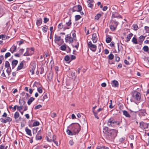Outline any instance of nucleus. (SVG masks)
I'll return each instance as SVG.
<instances>
[{"instance_id": "f257e3e1", "label": "nucleus", "mask_w": 149, "mask_h": 149, "mask_svg": "<svg viewBox=\"0 0 149 149\" xmlns=\"http://www.w3.org/2000/svg\"><path fill=\"white\" fill-rule=\"evenodd\" d=\"M69 128L74 132V135L78 134L81 130L80 125L77 123H72L69 126Z\"/></svg>"}, {"instance_id": "f03ea898", "label": "nucleus", "mask_w": 149, "mask_h": 149, "mask_svg": "<svg viewBox=\"0 0 149 149\" xmlns=\"http://www.w3.org/2000/svg\"><path fill=\"white\" fill-rule=\"evenodd\" d=\"M120 123V121H115L113 117H111L108 120L107 125L109 127H114L116 125H119Z\"/></svg>"}, {"instance_id": "7ed1b4c3", "label": "nucleus", "mask_w": 149, "mask_h": 149, "mask_svg": "<svg viewBox=\"0 0 149 149\" xmlns=\"http://www.w3.org/2000/svg\"><path fill=\"white\" fill-rule=\"evenodd\" d=\"M103 132L104 133V135L108 139H110L109 134V130H108V128L107 127H104L103 128Z\"/></svg>"}, {"instance_id": "20e7f679", "label": "nucleus", "mask_w": 149, "mask_h": 149, "mask_svg": "<svg viewBox=\"0 0 149 149\" xmlns=\"http://www.w3.org/2000/svg\"><path fill=\"white\" fill-rule=\"evenodd\" d=\"M132 97L137 101H139L141 99L140 93L137 91H134L133 93Z\"/></svg>"}, {"instance_id": "39448f33", "label": "nucleus", "mask_w": 149, "mask_h": 149, "mask_svg": "<svg viewBox=\"0 0 149 149\" xmlns=\"http://www.w3.org/2000/svg\"><path fill=\"white\" fill-rule=\"evenodd\" d=\"M118 131L115 129L109 130V134L110 139L114 138L117 136Z\"/></svg>"}, {"instance_id": "423d86ee", "label": "nucleus", "mask_w": 149, "mask_h": 149, "mask_svg": "<svg viewBox=\"0 0 149 149\" xmlns=\"http://www.w3.org/2000/svg\"><path fill=\"white\" fill-rule=\"evenodd\" d=\"M88 46L89 48L93 52H95L96 51L97 46L93 44L91 41L88 42Z\"/></svg>"}, {"instance_id": "0eeeda50", "label": "nucleus", "mask_w": 149, "mask_h": 149, "mask_svg": "<svg viewBox=\"0 0 149 149\" xmlns=\"http://www.w3.org/2000/svg\"><path fill=\"white\" fill-rule=\"evenodd\" d=\"M65 24L64 25L65 26H64V30L70 29L72 24L70 19L69 18L68 21H65Z\"/></svg>"}, {"instance_id": "6e6552de", "label": "nucleus", "mask_w": 149, "mask_h": 149, "mask_svg": "<svg viewBox=\"0 0 149 149\" xmlns=\"http://www.w3.org/2000/svg\"><path fill=\"white\" fill-rule=\"evenodd\" d=\"M65 40L66 42L72 43L73 41V39L70 36H69V35H67L66 37L65 38Z\"/></svg>"}, {"instance_id": "1a4fd4ad", "label": "nucleus", "mask_w": 149, "mask_h": 149, "mask_svg": "<svg viewBox=\"0 0 149 149\" xmlns=\"http://www.w3.org/2000/svg\"><path fill=\"white\" fill-rule=\"evenodd\" d=\"M31 70L30 72H31L32 74L33 75L34 74V70L36 69V65L35 63H33L31 65Z\"/></svg>"}, {"instance_id": "9d476101", "label": "nucleus", "mask_w": 149, "mask_h": 149, "mask_svg": "<svg viewBox=\"0 0 149 149\" xmlns=\"http://www.w3.org/2000/svg\"><path fill=\"white\" fill-rule=\"evenodd\" d=\"M139 124L140 127L143 128H147L148 127V124L143 122L140 123Z\"/></svg>"}, {"instance_id": "9b49d317", "label": "nucleus", "mask_w": 149, "mask_h": 149, "mask_svg": "<svg viewBox=\"0 0 149 149\" xmlns=\"http://www.w3.org/2000/svg\"><path fill=\"white\" fill-rule=\"evenodd\" d=\"M92 39L93 43H95L97 42V34L94 33L92 35Z\"/></svg>"}, {"instance_id": "f8f14e48", "label": "nucleus", "mask_w": 149, "mask_h": 149, "mask_svg": "<svg viewBox=\"0 0 149 149\" xmlns=\"http://www.w3.org/2000/svg\"><path fill=\"white\" fill-rule=\"evenodd\" d=\"M133 36V34L132 33L129 34L127 36V37L126 38V40H125V42H128L130 40L131 38Z\"/></svg>"}, {"instance_id": "ddd939ff", "label": "nucleus", "mask_w": 149, "mask_h": 149, "mask_svg": "<svg viewBox=\"0 0 149 149\" xmlns=\"http://www.w3.org/2000/svg\"><path fill=\"white\" fill-rule=\"evenodd\" d=\"M5 67L8 69H10L9 72L11 71V69L10 66V63L8 61H6L5 62Z\"/></svg>"}, {"instance_id": "4468645a", "label": "nucleus", "mask_w": 149, "mask_h": 149, "mask_svg": "<svg viewBox=\"0 0 149 149\" xmlns=\"http://www.w3.org/2000/svg\"><path fill=\"white\" fill-rule=\"evenodd\" d=\"M123 115L125 116L126 117L130 118L131 115L128 112L126 111L123 110Z\"/></svg>"}, {"instance_id": "2eb2a0df", "label": "nucleus", "mask_w": 149, "mask_h": 149, "mask_svg": "<svg viewBox=\"0 0 149 149\" xmlns=\"http://www.w3.org/2000/svg\"><path fill=\"white\" fill-rule=\"evenodd\" d=\"M18 61L17 60H14L12 61V68L13 69L18 63Z\"/></svg>"}, {"instance_id": "dca6fc26", "label": "nucleus", "mask_w": 149, "mask_h": 149, "mask_svg": "<svg viewBox=\"0 0 149 149\" xmlns=\"http://www.w3.org/2000/svg\"><path fill=\"white\" fill-rule=\"evenodd\" d=\"M23 62H24V61H22L20 63V64L19 65L17 68V70H21L22 68L24 66V63Z\"/></svg>"}, {"instance_id": "f3484780", "label": "nucleus", "mask_w": 149, "mask_h": 149, "mask_svg": "<svg viewBox=\"0 0 149 149\" xmlns=\"http://www.w3.org/2000/svg\"><path fill=\"white\" fill-rule=\"evenodd\" d=\"M112 38L109 35L107 36L106 38V41L107 43H109L111 41Z\"/></svg>"}, {"instance_id": "a211bd4d", "label": "nucleus", "mask_w": 149, "mask_h": 149, "mask_svg": "<svg viewBox=\"0 0 149 149\" xmlns=\"http://www.w3.org/2000/svg\"><path fill=\"white\" fill-rule=\"evenodd\" d=\"M112 85L113 86H114L115 87H117L118 86V83L117 81L116 80H114L112 81Z\"/></svg>"}, {"instance_id": "6ab92c4d", "label": "nucleus", "mask_w": 149, "mask_h": 149, "mask_svg": "<svg viewBox=\"0 0 149 149\" xmlns=\"http://www.w3.org/2000/svg\"><path fill=\"white\" fill-rule=\"evenodd\" d=\"M30 49H27V51L26 52L24 53V56H31L32 54V53H30Z\"/></svg>"}, {"instance_id": "aec40b11", "label": "nucleus", "mask_w": 149, "mask_h": 149, "mask_svg": "<svg viewBox=\"0 0 149 149\" xmlns=\"http://www.w3.org/2000/svg\"><path fill=\"white\" fill-rule=\"evenodd\" d=\"M77 8V11L80 12L82 9V7L80 5H78L77 6H75L74 7V8Z\"/></svg>"}, {"instance_id": "412c9836", "label": "nucleus", "mask_w": 149, "mask_h": 149, "mask_svg": "<svg viewBox=\"0 0 149 149\" xmlns=\"http://www.w3.org/2000/svg\"><path fill=\"white\" fill-rule=\"evenodd\" d=\"M42 19L40 18L37 19L36 21V25L37 26H40L42 24Z\"/></svg>"}, {"instance_id": "4be33fe9", "label": "nucleus", "mask_w": 149, "mask_h": 149, "mask_svg": "<svg viewBox=\"0 0 149 149\" xmlns=\"http://www.w3.org/2000/svg\"><path fill=\"white\" fill-rule=\"evenodd\" d=\"M66 132L67 134H68L69 135H74V133L72 131H71V130L70 129H68L67 130Z\"/></svg>"}, {"instance_id": "5701e85b", "label": "nucleus", "mask_w": 149, "mask_h": 149, "mask_svg": "<svg viewBox=\"0 0 149 149\" xmlns=\"http://www.w3.org/2000/svg\"><path fill=\"white\" fill-rule=\"evenodd\" d=\"M111 23L112 24L116 26H117L118 24V23L116 21L112 19L111 21Z\"/></svg>"}, {"instance_id": "b1692460", "label": "nucleus", "mask_w": 149, "mask_h": 149, "mask_svg": "<svg viewBox=\"0 0 149 149\" xmlns=\"http://www.w3.org/2000/svg\"><path fill=\"white\" fill-rule=\"evenodd\" d=\"M116 27L117 26L112 24L110 26V29L113 31H114L116 29Z\"/></svg>"}, {"instance_id": "393cba45", "label": "nucleus", "mask_w": 149, "mask_h": 149, "mask_svg": "<svg viewBox=\"0 0 149 149\" xmlns=\"http://www.w3.org/2000/svg\"><path fill=\"white\" fill-rule=\"evenodd\" d=\"M35 99L33 97H31L28 100L27 103L29 105H30Z\"/></svg>"}, {"instance_id": "a878e982", "label": "nucleus", "mask_w": 149, "mask_h": 149, "mask_svg": "<svg viewBox=\"0 0 149 149\" xmlns=\"http://www.w3.org/2000/svg\"><path fill=\"white\" fill-rule=\"evenodd\" d=\"M25 131L26 133L29 135H31V130L28 129L27 127H26L25 128Z\"/></svg>"}, {"instance_id": "bb28decb", "label": "nucleus", "mask_w": 149, "mask_h": 149, "mask_svg": "<svg viewBox=\"0 0 149 149\" xmlns=\"http://www.w3.org/2000/svg\"><path fill=\"white\" fill-rule=\"evenodd\" d=\"M65 26L64 25H63L62 23H61L59 24L58 25V28L60 29H61L62 28H63L64 29V26Z\"/></svg>"}, {"instance_id": "cd10ccee", "label": "nucleus", "mask_w": 149, "mask_h": 149, "mask_svg": "<svg viewBox=\"0 0 149 149\" xmlns=\"http://www.w3.org/2000/svg\"><path fill=\"white\" fill-rule=\"evenodd\" d=\"M146 36L141 35L139 37V41L140 42H143Z\"/></svg>"}, {"instance_id": "c85d7f7f", "label": "nucleus", "mask_w": 149, "mask_h": 149, "mask_svg": "<svg viewBox=\"0 0 149 149\" xmlns=\"http://www.w3.org/2000/svg\"><path fill=\"white\" fill-rule=\"evenodd\" d=\"M19 116V113L17 112L16 111L15 112V113L14 114V117L15 119L16 120V119L18 118Z\"/></svg>"}, {"instance_id": "c756f323", "label": "nucleus", "mask_w": 149, "mask_h": 149, "mask_svg": "<svg viewBox=\"0 0 149 149\" xmlns=\"http://www.w3.org/2000/svg\"><path fill=\"white\" fill-rule=\"evenodd\" d=\"M132 41L134 44H138L137 39L135 37H134L133 38Z\"/></svg>"}, {"instance_id": "7c9ffc66", "label": "nucleus", "mask_w": 149, "mask_h": 149, "mask_svg": "<svg viewBox=\"0 0 149 149\" xmlns=\"http://www.w3.org/2000/svg\"><path fill=\"white\" fill-rule=\"evenodd\" d=\"M19 103L21 106H22V105H23L25 104V102L23 100L20 99L19 100Z\"/></svg>"}, {"instance_id": "2f4dec72", "label": "nucleus", "mask_w": 149, "mask_h": 149, "mask_svg": "<svg viewBox=\"0 0 149 149\" xmlns=\"http://www.w3.org/2000/svg\"><path fill=\"white\" fill-rule=\"evenodd\" d=\"M143 49L145 52H148L149 48L148 46H144L143 47Z\"/></svg>"}, {"instance_id": "473e14b6", "label": "nucleus", "mask_w": 149, "mask_h": 149, "mask_svg": "<svg viewBox=\"0 0 149 149\" xmlns=\"http://www.w3.org/2000/svg\"><path fill=\"white\" fill-rule=\"evenodd\" d=\"M60 49L62 51H65L66 49V47L65 45H62L60 47Z\"/></svg>"}, {"instance_id": "72a5a7b5", "label": "nucleus", "mask_w": 149, "mask_h": 149, "mask_svg": "<svg viewBox=\"0 0 149 149\" xmlns=\"http://www.w3.org/2000/svg\"><path fill=\"white\" fill-rule=\"evenodd\" d=\"M55 40L57 41L58 42H59L61 39V37L60 36H56V35H55Z\"/></svg>"}, {"instance_id": "f704fd0d", "label": "nucleus", "mask_w": 149, "mask_h": 149, "mask_svg": "<svg viewBox=\"0 0 149 149\" xmlns=\"http://www.w3.org/2000/svg\"><path fill=\"white\" fill-rule=\"evenodd\" d=\"M101 16V14L100 13L98 14L95 17V19H96L98 20L99 18Z\"/></svg>"}, {"instance_id": "c9c22d12", "label": "nucleus", "mask_w": 149, "mask_h": 149, "mask_svg": "<svg viewBox=\"0 0 149 149\" xmlns=\"http://www.w3.org/2000/svg\"><path fill=\"white\" fill-rule=\"evenodd\" d=\"M0 38L2 39L3 40H5L7 38V36L3 35H0Z\"/></svg>"}, {"instance_id": "e433bc0d", "label": "nucleus", "mask_w": 149, "mask_h": 149, "mask_svg": "<svg viewBox=\"0 0 149 149\" xmlns=\"http://www.w3.org/2000/svg\"><path fill=\"white\" fill-rule=\"evenodd\" d=\"M40 124L39 122L38 121H35L33 124V126H36L39 125Z\"/></svg>"}, {"instance_id": "4c0bfd02", "label": "nucleus", "mask_w": 149, "mask_h": 149, "mask_svg": "<svg viewBox=\"0 0 149 149\" xmlns=\"http://www.w3.org/2000/svg\"><path fill=\"white\" fill-rule=\"evenodd\" d=\"M132 26L133 28L135 30H136L138 29V26L136 24H134Z\"/></svg>"}, {"instance_id": "58836bf2", "label": "nucleus", "mask_w": 149, "mask_h": 149, "mask_svg": "<svg viewBox=\"0 0 149 149\" xmlns=\"http://www.w3.org/2000/svg\"><path fill=\"white\" fill-rule=\"evenodd\" d=\"M110 60H112L114 58V56L112 54H110L108 56Z\"/></svg>"}, {"instance_id": "ea45409f", "label": "nucleus", "mask_w": 149, "mask_h": 149, "mask_svg": "<svg viewBox=\"0 0 149 149\" xmlns=\"http://www.w3.org/2000/svg\"><path fill=\"white\" fill-rule=\"evenodd\" d=\"M81 17L80 15H77L75 16V20L76 21L79 20Z\"/></svg>"}, {"instance_id": "a19ab883", "label": "nucleus", "mask_w": 149, "mask_h": 149, "mask_svg": "<svg viewBox=\"0 0 149 149\" xmlns=\"http://www.w3.org/2000/svg\"><path fill=\"white\" fill-rule=\"evenodd\" d=\"M6 121H7V123L8 122H10L12 121V120L10 117H6V118L5 119Z\"/></svg>"}, {"instance_id": "79ce46f5", "label": "nucleus", "mask_w": 149, "mask_h": 149, "mask_svg": "<svg viewBox=\"0 0 149 149\" xmlns=\"http://www.w3.org/2000/svg\"><path fill=\"white\" fill-rule=\"evenodd\" d=\"M42 138V137L41 136H38L37 135L36 136V139L37 140H40Z\"/></svg>"}, {"instance_id": "37998d69", "label": "nucleus", "mask_w": 149, "mask_h": 149, "mask_svg": "<svg viewBox=\"0 0 149 149\" xmlns=\"http://www.w3.org/2000/svg\"><path fill=\"white\" fill-rule=\"evenodd\" d=\"M93 114L95 117L97 118V119H99V117L97 116V112H93Z\"/></svg>"}, {"instance_id": "c03bdc74", "label": "nucleus", "mask_w": 149, "mask_h": 149, "mask_svg": "<svg viewBox=\"0 0 149 149\" xmlns=\"http://www.w3.org/2000/svg\"><path fill=\"white\" fill-rule=\"evenodd\" d=\"M70 58L69 56L67 55L65 56L64 59L65 61H68L69 60Z\"/></svg>"}, {"instance_id": "a18cd8bd", "label": "nucleus", "mask_w": 149, "mask_h": 149, "mask_svg": "<svg viewBox=\"0 0 149 149\" xmlns=\"http://www.w3.org/2000/svg\"><path fill=\"white\" fill-rule=\"evenodd\" d=\"M10 56V54L9 52H7L6 53L5 56V57L6 58H7L8 57Z\"/></svg>"}, {"instance_id": "49530a36", "label": "nucleus", "mask_w": 149, "mask_h": 149, "mask_svg": "<svg viewBox=\"0 0 149 149\" xmlns=\"http://www.w3.org/2000/svg\"><path fill=\"white\" fill-rule=\"evenodd\" d=\"M51 116L52 118H54L56 116V114L55 113L53 112L51 113Z\"/></svg>"}, {"instance_id": "de8ad7c7", "label": "nucleus", "mask_w": 149, "mask_h": 149, "mask_svg": "<svg viewBox=\"0 0 149 149\" xmlns=\"http://www.w3.org/2000/svg\"><path fill=\"white\" fill-rule=\"evenodd\" d=\"M110 103H109L110 105L109 106V107L111 109H112L113 107V106H112V100H110Z\"/></svg>"}, {"instance_id": "09e8293b", "label": "nucleus", "mask_w": 149, "mask_h": 149, "mask_svg": "<svg viewBox=\"0 0 149 149\" xmlns=\"http://www.w3.org/2000/svg\"><path fill=\"white\" fill-rule=\"evenodd\" d=\"M49 20V19L46 17H44V18L43 22L45 23H46Z\"/></svg>"}, {"instance_id": "8fccbe9b", "label": "nucleus", "mask_w": 149, "mask_h": 149, "mask_svg": "<svg viewBox=\"0 0 149 149\" xmlns=\"http://www.w3.org/2000/svg\"><path fill=\"white\" fill-rule=\"evenodd\" d=\"M0 120L1 122L2 123H7V121H6V120L4 119L3 118H1L0 119Z\"/></svg>"}, {"instance_id": "3c124183", "label": "nucleus", "mask_w": 149, "mask_h": 149, "mask_svg": "<svg viewBox=\"0 0 149 149\" xmlns=\"http://www.w3.org/2000/svg\"><path fill=\"white\" fill-rule=\"evenodd\" d=\"M23 107L22 105L20 106H17V109L19 112H20V110L22 109Z\"/></svg>"}, {"instance_id": "603ef678", "label": "nucleus", "mask_w": 149, "mask_h": 149, "mask_svg": "<svg viewBox=\"0 0 149 149\" xmlns=\"http://www.w3.org/2000/svg\"><path fill=\"white\" fill-rule=\"evenodd\" d=\"M37 90L40 93H41L42 92V89L40 87L38 88Z\"/></svg>"}, {"instance_id": "864d4df0", "label": "nucleus", "mask_w": 149, "mask_h": 149, "mask_svg": "<svg viewBox=\"0 0 149 149\" xmlns=\"http://www.w3.org/2000/svg\"><path fill=\"white\" fill-rule=\"evenodd\" d=\"M41 107H42V106L40 104H39V105H38L36 106L35 107V109H38L40 108Z\"/></svg>"}, {"instance_id": "5fc2aeb1", "label": "nucleus", "mask_w": 149, "mask_h": 149, "mask_svg": "<svg viewBox=\"0 0 149 149\" xmlns=\"http://www.w3.org/2000/svg\"><path fill=\"white\" fill-rule=\"evenodd\" d=\"M40 73L41 74H42L44 72V68L42 67H41L40 68Z\"/></svg>"}, {"instance_id": "6e6d98bb", "label": "nucleus", "mask_w": 149, "mask_h": 149, "mask_svg": "<svg viewBox=\"0 0 149 149\" xmlns=\"http://www.w3.org/2000/svg\"><path fill=\"white\" fill-rule=\"evenodd\" d=\"M46 139L49 142H52V139H49L47 136L46 137Z\"/></svg>"}, {"instance_id": "4d7b16f0", "label": "nucleus", "mask_w": 149, "mask_h": 149, "mask_svg": "<svg viewBox=\"0 0 149 149\" xmlns=\"http://www.w3.org/2000/svg\"><path fill=\"white\" fill-rule=\"evenodd\" d=\"M145 29L146 32L149 33V27L145 26Z\"/></svg>"}, {"instance_id": "13d9d810", "label": "nucleus", "mask_w": 149, "mask_h": 149, "mask_svg": "<svg viewBox=\"0 0 149 149\" xmlns=\"http://www.w3.org/2000/svg\"><path fill=\"white\" fill-rule=\"evenodd\" d=\"M47 28L46 27H44L42 28V31L44 33L46 32L47 31Z\"/></svg>"}, {"instance_id": "bf43d9fd", "label": "nucleus", "mask_w": 149, "mask_h": 149, "mask_svg": "<svg viewBox=\"0 0 149 149\" xmlns=\"http://www.w3.org/2000/svg\"><path fill=\"white\" fill-rule=\"evenodd\" d=\"M16 48H17L16 46H13V51L11 52L12 53H13L14 52H15V50H16Z\"/></svg>"}, {"instance_id": "052dcab7", "label": "nucleus", "mask_w": 149, "mask_h": 149, "mask_svg": "<svg viewBox=\"0 0 149 149\" xmlns=\"http://www.w3.org/2000/svg\"><path fill=\"white\" fill-rule=\"evenodd\" d=\"M3 56L1 55L0 56V64L2 63V60L3 59Z\"/></svg>"}, {"instance_id": "680f3d73", "label": "nucleus", "mask_w": 149, "mask_h": 149, "mask_svg": "<svg viewBox=\"0 0 149 149\" xmlns=\"http://www.w3.org/2000/svg\"><path fill=\"white\" fill-rule=\"evenodd\" d=\"M125 140V138L124 137H122L121 138H120L119 139V141L120 142H122L123 141Z\"/></svg>"}, {"instance_id": "e2e57ef3", "label": "nucleus", "mask_w": 149, "mask_h": 149, "mask_svg": "<svg viewBox=\"0 0 149 149\" xmlns=\"http://www.w3.org/2000/svg\"><path fill=\"white\" fill-rule=\"evenodd\" d=\"M104 146H97L96 149H104L105 148Z\"/></svg>"}, {"instance_id": "0e129e2a", "label": "nucleus", "mask_w": 149, "mask_h": 149, "mask_svg": "<svg viewBox=\"0 0 149 149\" xmlns=\"http://www.w3.org/2000/svg\"><path fill=\"white\" fill-rule=\"evenodd\" d=\"M115 60L117 62H118L120 60V58L117 56H115Z\"/></svg>"}, {"instance_id": "69168bd1", "label": "nucleus", "mask_w": 149, "mask_h": 149, "mask_svg": "<svg viewBox=\"0 0 149 149\" xmlns=\"http://www.w3.org/2000/svg\"><path fill=\"white\" fill-rule=\"evenodd\" d=\"M76 58V56L73 55H71L70 56V59L71 60L75 59Z\"/></svg>"}, {"instance_id": "338daca9", "label": "nucleus", "mask_w": 149, "mask_h": 149, "mask_svg": "<svg viewBox=\"0 0 149 149\" xmlns=\"http://www.w3.org/2000/svg\"><path fill=\"white\" fill-rule=\"evenodd\" d=\"M24 51V49H20L19 51V53L20 54H22L23 53Z\"/></svg>"}, {"instance_id": "774afa93", "label": "nucleus", "mask_w": 149, "mask_h": 149, "mask_svg": "<svg viewBox=\"0 0 149 149\" xmlns=\"http://www.w3.org/2000/svg\"><path fill=\"white\" fill-rule=\"evenodd\" d=\"M24 41L22 39L19 42V45L20 46L23 43Z\"/></svg>"}]
</instances>
